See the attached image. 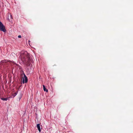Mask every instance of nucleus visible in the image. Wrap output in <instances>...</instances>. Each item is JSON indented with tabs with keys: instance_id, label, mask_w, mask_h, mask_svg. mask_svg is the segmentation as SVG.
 I'll return each instance as SVG.
<instances>
[{
	"instance_id": "obj_1",
	"label": "nucleus",
	"mask_w": 133,
	"mask_h": 133,
	"mask_svg": "<svg viewBox=\"0 0 133 133\" xmlns=\"http://www.w3.org/2000/svg\"><path fill=\"white\" fill-rule=\"evenodd\" d=\"M21 60L23 62H24L26 65L28 66H30V63H33V60L30 57V55L26 52L22 53L19 56Z\"/></svg>"
},
{
	"instance_id": "obj_2",
	"label": "nucleus",
	"mask_w": 133,
	"mask_h": 133,
	"mask_svg": "<svg viewBox=\"0 0 133 133\" xmlns=\"http://www.w3.org/2000/svg\"><path fill=\"white\" fill-rule=\"evenodd\" d=\"M0 30L1 31L5 32L6 31L5 26L0 21Z\"/></svg>"
},
{
	"instance_id": "obj_3",
	"label": "nucleus",
	"mask_w": 133,
	"mask_h": 133,
	"mask_svg": "<svg viewBox=\"0 0 133 133\" xmlns=\"http://www.w3.org/2000/svg\"><path fill=\"white\" fill-rule=\"evenodd\" d=\"M24 77H23L22 83L24 84V83H26L28 82V78L24 73H23Z\"/></svg>"
},
{
	"instance_id": "obj_4",
	"label": "nucleus",
	"mask_w": 133,
	"mask_h": 133,
	"mask_svg": "<svg viewBox=\"0 0 133 133\" xmlns=\"http://www.w3.org/2000/svg\"><path fill=\"white\" fill-rule=\"evenodd\" d=\"M9 61L7 60L4 59L3 60H2L0 62V65H6L7 64V62Z\"/></svg>"
},
{
	"instance_id": "obj_5",
	"label": "nucleus",
	"mask_w": 133,
	"mask_h": 133,
	"mask_svg": "<svg viewBox=\"0 0 133 133\" xmlns=\"http://www.w3.org/2000/svg\"><path fill=\"white\" fill-rule=\"evenodd\" d=\"M37 128L39 131L40 132L41 131V130L40 129V124H38L37 125Z\"/></svg>"
},
{
	"instance_id": "obj_6",
	"label": "nucleus",
	"mask_w": 133,
	"mask_h": 133,
	"mask_svg": "<svg viewBox=\"0 0 133 133\" xmlns=\"http://www.w3.org/2000/svg\"><path fill=\"white\" fill-rule=\"evenodd\" d=\"M43 90L44 91L48 92V90L46 88L45 86L44 85H43Z\"/></svg>"
},
{
	"instance_id": "obj_7",
	"label": "nucleus",
	"mask_w": 133,
	"mask_h": 133,
	"mask_svg": "<svg viewBox=\"0 0 133 133\" xmlns=\"http://www.w3.org/2000/svg\"><path fill=\"white\" fill-rule=\"evenodd\" d=\"M9 97H7L6 98H1V99L3 100V101H7L8 98H9Z\"/></svg>"
},
{
	"instance_id": "obj_8",
	"label": "nucleus",
	"mask_w": 133,
	"mask_h": 133,
	"mask_svg": "<svg viewBox=\"0 0 133 133\" xmlns=\"http://www.w3.org/2000/svg\"><path fill=\"white\" fill-rule=\"evenodd\" d=\"M17 92L18 91H17V92L15 93L14 94L12 95V97H14L17 94Z\"/></svg>"
},
{
	"instance_id": "obj_9",
	"label": "nucleus",
	"mask_w": 133,
	"mask_h": 133,
	"mask_svg": "<svg viewBox=\"0 0 133 133\" xmlns=\"http://www.w3.org/2000/svg\"><path fill=\"white\" fill-rule=\"evenodd\" d=\"M18 37L19 38H21V35H19L18 36Z\"/></svg>"
},
{
	"instance_id": "obj_10",
	"label": "nucleus",
	"mask_w": 133,
	"mask_h": 133,
	"mask_svg": "<svg viewBox=\"0 0 133 133\" xmlns=\"http://www.w3.org/2000/svg\"><path fill=\"white\" fill-rule=\"evenodd\" d=\"M10 17H11V18L12 19V16L11 15H10Z\"/></svg>"
}]
</instances>
